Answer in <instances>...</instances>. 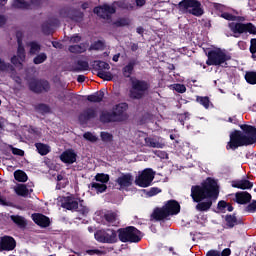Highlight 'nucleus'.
Instances as JSON below:
<instances>
[{"label": "nucleus", "mask_w": 256, "mask_h": 256, "mask_svg": "<svg viewBox=\"0 0 256 256\" xmlns=\"http://www.w3.org/2000/svg\"><path fill=\"white\" fill-rule=\"evenodd\" d=\"M241 129L244 132L235 130L230 133V141L227 143L226 149H239L247 145H253L256 143V128L249 125H241Z\"/></svg>", "instance_id": "f03ea898"}, {"label": "nucleus", "mask_w": 256, "mask_h": 256, "mask_svg": "<svg viewBox=\"0 0 256 256\" xmlns=\"http://www.w3.org/2000/svg\"><path fill=\"white\" fill-rule=\"evenodd\" d=\"M69 42L70 43H80L81 42V36H79V35L71 36L70 39H69Z\"/></svg>", "instance_id": "6e6d98bb"}, {"label": "nucleus", "mask_w": 256, "mask_h": 256, "mask_svg": "<svg viewBox=\"0 0 256 256\" xmlns=\"http://www.w3.org/2000/svg\"><path fill=\"white\" fill-rule=\"evenodd\" d=\"M86 253L88 255H103V252L98 249L87 250Z\"/></svg>", "instance_id": "4d7b16f0"}, {"label": "nucleus", "mask_w": 256, "mask_h": 256, "mask_svg": "<svg viewBox=\"0 0 256 256\" xmlns=\"http://www.w3.org/2000/svg\"><path fill=\"white\" fill-rule=\"evenodd\" d=\"M130 21L127 18H120L116 22H114V25L116 27H126V25H129Z\"/></svg>", "instance_id": "49530a36"}, {"label": "nucleus", "mask_w": 256, "mask_h": 256, "mask_svg": "<svg viewBox=\"0 0 256 256\" xmlns=\"http://www.w3.org/2000/svg\"><path fill=\"white\" fill-rule=\"evenodd\" d=\"M155 179V172L152 169L147 168L136 178L135 183L139 187H149Z\"/></svg>", "instance_id": "f8f14e48"}, {"label": "nucleus", "mask_w": 256, "mask_h": 256, "mask_svg": "<svg viewBox=\"0 0 256 256\" xmlns=\"http://www.w3.org/2000/svg\"><path fill=\"white\" fill-rule=\"evenodd\" d=\"M197 103H200L205 109H209V105H211V101L209 100V97L205 96H198L196 98Z\"/></svg>", "instance_id": "4c0bfd02"}, {"label": "nucleus", "mask_w": 256, "mask_h": 256, "mask_svg": "<svg viewBox=\"0 0 256 256\" xmlns=\"http://www.w3.org/2000/svg\"><path fill=\"white\" fill-rule=\"evenodd\" d=\"M119 57H120V54H115L112 59L115 63H117V61H119Z\"/></svg>", "instance_id": "774afa93"}, {"label": "nucleus", "mask_w": 256, "mask_h": 256, "mask_svg": "<svg viewBox=\"0 0 256 256\" xmlns=\"http://www.w3.org/2000/svg\"><path fill=\"white\" fill-rule=\"evenodd\" d=\"M208 60L206 61V65H223L226 61H229L231 57H229L223 50L215 49L208 52Z\"/></svg>", "instance_id": "1a4fd4ad"}, {"label": "nucleus", "mask_w": 256, "mask_h": 256, "mask_svg": "<svg viewBox=\"0 0 256 256\" xmlns=\"http://www.w3.org/2000/svg\"><path fill=\"white\" fill-rule=\"evenodd\" d=\"M245 211H247V213H255V211H256V201H253L252 203H250L245 208Z\"/></svg>", "instance_id": "09e8293b"}, {"label": "nucleus", "mask_w": 256, "mask_h": 256, "mask_svg": "<svg viewBox=\"0 0 256 256\" xmlns=\"http://www.w3.org/2000/svg\"><path fill=\"white\" fill-rule=\"evenodd\" d=\"M149 89V83L143 80H132V87L129 92L130 99H143Z\"/></svg>", "instance_id": "0eeeda50"}, {"label": "nucleus", "mask_w": 256, "mask_h": 256, "mask_svg": "<svg viewBox=\"0 0 256 256\" xmlns=\"http://www.w3.org/2000/svg\"><path fill=\"white\" fill-rule=\"evenodd\" d=\"M166 213L169 215H177L179 211H181V206L175 200H169L166 205L164 206Z\"/></svg>", "instance_id": "6ab92c4d"}, {"label": "nucleus", "mask_w": 256, "mask_h": 256, "mask_svg": "<svg viewBox=\"0 0 256 256\" xmlns=\"http://www.w3.org/2000/svg\"><path fill=\"white\" fill-rule=\"evenodd\" d=\"M92 49L98 51L99 49H103V42L98 41L92 45Z\"/></svg>", "instance_id": "052dcab7"}, {"label": "nucleus", "mask_w": 256, "mask_h": 256, "mask_svg": "<svg viewBox=\"0 0 256 256\" xmlns=\"http://www.w3.org/2000/svg\"><path fill=\"white\" fill-rule=\"evenodd\" d=\"M68 50L70 53H85L87 51V46L85 44H80V45H71L69 46Z\"/></svg>", "instance_id": "7c9ffc66"}, {"label": "nucleus", "mask_w": 256, "mask_h": 256, "mask_svg": "<svg viewBox=\"0 0 256 256\" xmlns=\"http://www.w3.org/2000/svg\"><path fill=\"white\" fill-rule=\"evenodd\" d=\"M100 137L104 143H111L113 141V135L109 134V132H101Z\"/></svg>", "instance_id": "a18cd8bd"}, {"label": "nucleus", "mask_w": 256, "mask_h": 256, "mask_svg": "<svg viewBox=\"0 0 256 256\" xmlns=\"http://www.w3.org/2000/svg\"><path fill=\"white\" fill-rule=\"evenodd\" d=\"M172 87L177 93H185V91H187V87L183 84H174Z\"/></svg>", "instance_id": "de8ad7c7"}, {"label": "nucleus", "mask_w": 256, "mask_h": 256, "mask_svg": "<svg viewBox=\"0 0 256 256\" xmlns=\"http://www.w3.org/2000/svg\"><path fill=\"white\" fill-rule=\"evenodd\" d=\"M90 185H91V189L96 191L97 193H105V191H107V185L105 184L92 182Z\"/></svg>", "instance_id": "c9c22d12"}, {"label": "nucleus", "mask_w": 256, "mask_h": 256, "mask_svg": "<svg viewBox=\"0 0 256 256\" xmlns=\"http://www.w3.org/2000/svg\"><path fill=\"white\" fill-rule=\"evenodd\" d=\"M5 23H7V18H5L3 15H0V27H3Z\"/></svg>", "instance_id": "0e129e2a"}, {"label": "nucleus", "mask_w": 256, "mask_h": 256, "mask_svg": "<svg viewBox=\"0 0 256 256\" xmlns=\"http://www.w3.org/2000/svg\"><path fill=\"white\" fill-rule=\"evenodd\" d=\"M13 155H19L20 157H23L25 155V152L19 148L11 147Z\"/></svg>", "instance_id": "603ef678"}, {"label": "nucleus", "mask_w": 256, "mask_h": 256, "mask_svg": "<svg viewBox=\"0 0 256 256\" xmlns=\"http://www.w3.org/2000/svg\"><path fill=\"white\" fill-rule=\"evenodd\" d=\"M231 255V249L225 248L222 252H220V256H229Z\"/></svg>", "instance_id": "e2e57ef3"}, {"label": "nucleus", "mask_w": 256, "mask_h": 256, "mask_svg": "<svg viewBox=\"0 0 256 256\" xmlns=\"http://www.w3.org/2000/svg\"><path fill=\"white\" fill-rule=\"evenodd\" d=\"M60 159L61 161H63V163H68L69 165H73V163L77 161V154H75V151L73 150H66L61 154Z\"/></svg>", "instance_id": "412c9836"}, {"label": "nucleus", "mask_w": 256, "mask_h": 256, "mask_svg": "<svg viewBox=\"0 0 256 256\" xmlns=\"http://www.w3.org/2000/svg\"><path fill=\"white\" fill-rule=\"evenodd\" d=\"M95 117H97V110L87 108L79 115V121H81V123H87V121L95 119Z\"/></svg>", "instance_id": "aec40b11"}, {"label": "nucleus", "mask_w": 256, "mask_h": 256, "mask_svg": "<svg viewBox=\"0 0 256 256\" xmlns=\"http://www.w3.org/2000/svg\"><path fill=\"white\" fill-rule=\"evenodd\" d=\"M35 147L40 155H47L49 151H51V148L49 145L43 144V143H36Z\"/></svg>", "instance_id": "473e14b6"}, {"label": "nucleus", "mask_w": 256, "mask_h": 256, "mask_svg": "<svg viewBox=\"0 0 256 256\" xmlns=\"http://www.w3.org/2000/svg\"><path fill=\"white\" fill-rule=\"evenodd\" d=\"M228 27L234 34V37H239L242 35V33H250L252 35H256V27L252 23L243 24L232 22L228 24Z\"/></svg>", "instance_id": "6e6552de"}, {"label": "nucleus", "mask_w": 256, "mask_h": 256, "mask_svg": "<svg viewBox=\"0 0 256 256\" xmlns=\"http://www.w3.org/2000/svg\"><path fill=\"white\" fill-rule=\"evenodd\" d=\"M137 7H143L145 5V0H135Z\"/></svg>", "instance_id": "69168bd1"}, {"label": "nucleus", "mask_w": 256, "mask_h": 256, "mask_svg": "<svg viewBox=\"0 0 256 256\" xmlns=\"http://www.w3.org/2000/svg\"><path fill=\"white\" fill-rule=\"evenodd\" d=\"M96 241L99 243H117V232L113 229L99 230L94 234Z\"/></svg>", "instance_id": "9d476101"}, {"label": "nucleus", "mask_w": 256, "mask_h": 256, "mask_svg": "<svg viewBox=\"0 0 256 256\" xmlns=\"http://www.w3.org/2000/svg\"><path fill=\"white\" fill-rule=\"evenodd\" d=\"M8 67L9 65L0 58V71H5Z\"/></svg>", "instance_id": "680f3d73"}, {"label": "nucleus", "mask_w": 256, "mask_h": 256, "mask_svg": "<svg viewBox=\"0 0 256 256\" xmlns=\"http://www.w3.org/2000/svg\"><path fill=\"white\" fill-rule=\"evenodd\" d=\"M145 147H151L152 149H163L165 147V139L161 137H145Z\"/></svg>", "instance_id": "dca6fc26"}, {"label": "nucleus", "mask_w": 256, "mask_h": 256, "mask_svg": "<svg viewBox=\"0 0 256 256\" xmlns=\"http://www.w3.org/2000/svg\"><path fill=\"white\" fill-rule=\"evenodd\" d=\"M38 111H41L42 113H49V106L45 105V104H40L38 106Z\"/></svg>", "instance_id": "864d4df0"}, {"label": "nucleus", "mask_w": 256, "mask_h": 256, "mask_svg": "<svg viewBox=\"0 0 256 256\" xmlns=\"http://www.w3.org/2000/svg\"><path fill=\"white\" fill-rule=\"evenodd\" d=\"M104 97H105V92L100 91L96 94L89 95L87 97V100L90 101V103H101Z\"/></svg>", "instance_id": "c85d7f7f"}, {"label": "nucleus", "mask_w": 256, "mask_h": 256, "mask_svg": "<svg viewBox=\"0 0 256 256\" xmlns=\"http://www.w3.org/2000/svg\"><path fill=\"white\" fill-rule=\"evenodd\" d=\"M113 4L119 7L120 9H125L126 11H133L135 7L133 4L124 1H116Z\"/></svg>", "instance_id": "72a5a7b5"}, {"label": "nucleus", "mask_w": 256, "mask_h": 256, "mask_svg": "<svg viewBox=\"0 0 256 256\" xmlns=\"http://www.w3.org/2000/svg\"><path fill=\"white\" fill-rule=\"evenodd\" d=\"M158 193H161V189L159 188H151L150 191L148 192L149 197H153L157 195Z\"/></svg>", "instance_id": "5fc2aeb1"}, {"label": "nucleus", "mask_w": 256, "mask_h": 256, "mask_svg": "<svg viewBox=\"0 0 256 256\" xmlns=\"http://www.w3.org/2000/svg\"><path fill=\"white\" fill-rule=\"evenodd\" d=\"M61 207L67 209L68 211H78L82 215H87L89 213V208L83 205V201L80 202L74 198L73 195L64 196L60 198Z\"/></svg>", "instance_id": "20e7f679"}, {"label": "nucleus", "mask_w": 256, "mask_h": 256, "mask_svg": "<svg viewBox=\"0 0 256 256\" xmlns=\"http://www.w3.org/2000/svg\"><path fill=\"white\" fill-rule=\"evenodd\" d=\"M14 191L21 197H27V195H29V189H27V186L23 184H19L16 188H14Z\"/></svg>", "instance_id": "2f4dec72"}, {"label": "nucleus", "mask_w": 256, "mask_h": 256, "mask_svg": "<svg viewBox=\"0 0 256 256\" xmlns=\"http://www.w3.org/2000/svg\"><path fill=\"white\" fill-rule=\"evenodd\" d=\"M77 81L78 83H83L85 81V77L83 75H79Z\"/></svg>", "instance_id": "338daca9"}, {"label": "nucleus", "mask_w": 256, "mask_h": 256, "mask_svg": "<svg viewBox=\"0 0 256 256\" xmlns=\"http://www.w3.org/2000/svg\"><path fill=\"white\" fill-rule=\"evenodd\" d=\"M89 69V63L87 61L79 60L77 65L73 68V71H87Z\"/></svg>", "instance_id": "e433bc0d"}, {"label": "nucleus", "mask_w": 256, "mask_h": 256, "mask_svg": "<svg viewBox=\"0 0 256 256\" xmlns=\"http://www.w3.org/2000/svg\"><path fill=\"white\" fill-rule=\"evenodd\" d=\"M245 79L250 85H256V72H247Z\"/></svg>", "instance_id": "a19ab883"}, {"label": "nucleus", "mask_w": 256, "mask_h": 256, "mask_svg": "<svg viewBox=\"0 0 256 256\" xmlns=\"http://www.w3.org/2000/svg\"><path fill=\"white\" fill-rule=\"evenodd\" d=\"M178 7L183 13H190L195 17H201L203 15V8L201 2L197 0H182L179 2Z\"/></svg>", "instance_id": "423d86ee"}, {"label": "nucleus", "mask_w": 256, "mask_h": 256, "mask_svg": "<svg viewBox=\"0 0 256 256\" xmlns=\"http://www.w3.org/2000/svg\"><path fill=\"white\" fill-rule=\"evenodd\" d=\"M105 221L109 223V225H117V214L113 212H108L104 215Z\"/></svg>", "instance_id": "f704fd0d"}, {"label": "nucleus", "mask_w": 256, "mask_h": 256, "mask_svg": "<svg viewBox=\"0 0 256 256\" xmlns=\"http://www.w3.org/2000/svg\"><path fill=\"white\" fill-rule=\"evenodd\" d=\"M10 219L21 229H25V227H27V220L22 216L12 215L10 216Z\"/></svg>", "instance_id": "bb28decb"}, {"label": "nucleus", "mask_w": 256, "mask_h": 256, "mask_svg": "<svg viewBox=\"0 0 256 256\" xmlns=\"http://www.w3.org/2000/svg\"><path fill=\"white\" fill-rule=\"evenodd\" d=\"M118 237L122 243H139L141 241V231L133 226L118 230Z\"/></svg>", "instance_id": "39448f33"}, {"label": "nucleus", "mask_w": 256, "mask_h": 256, "mask_svg": "<svg viewBox=\"0 0 256 256\" xmlns=\"http://www.w3.org/2000/svg\"><path fill=\"white\" fill-rule=\"evenodd\" d=\"M15 239L11 236L0 237V251H13L16 247Z\"/></svg>", "instance_id": "f3484780"}, {"label": "nucleus", "mask_w": 256, "mask_h": 256, "mask_svg": "<svg viewBox=\"0 0 256 256\" xmlns=\"http://www.w3.org/2000/svg\"><path fill=\"white\" fill-rule=\"evenodd\" d=\"M206 256H221V252L219 250H210L206 253Z\"/></svg>", "instance_id": "bf43d9fd"}, {"label": "nucleus", "mask_w": 256, "mask_h": 256, "mask_svg": "<svg viewBox=\"0 0 256 256\" xmlns=\"http://www.w3.org/2000/svg\"><path fill=\"white\" fill-rule=\"evenodd\" d=\"M28 85L30 91H33L34 93H43V91H49V89H51L49 82L45 80L31 79Z\"/></svg>", "instance_id": "4468645a"}, {"label": "nucleus", "mask_w": 256, "mask_h": 256, "mask_svg": "<svg viewBox=\"0 0 256 256\" xmlns=\"http://www.w3.org/2000/svg\"><path fill=\"white\" fill-rule=\"evenodd\" d=\"M19 35L21 33H17V38H18V50H17V56H13L11 58V63L15 65V67H21V63L25 61V48H23V45L21 44V38H19Z\"/></svg>", "instance_id": "2eb2a0df"}, {"label": "nucleus", "mask_w": 256, "mask_h": 256, "mask_svg": "<svg viewBox=\"0 0 256 256\" xmlns=\"http://www.w3.org/2000/svg\"><path fill=\"white\" fill-rule=\"evenodd\" d=\"M115 5L104 4L102 6H98L94 8V13L101 17V19H111V15L116 13Z\"/></svg>", "instance_id": "ddd939ff"}, {"label": "nucleus", "mask_w": 256, "mask_h": 256, "mask_svg": "<svg viewBox=\"0 0 256 256\" xmlns=\"http://www.w3.org/2000/svg\"><path fill=\"white\" fill-rule=\"evenodd\" d=\"M14 177L16 181H19L20 183H25V181H27V174L21 170L15 171Z\"/></svg>", "instance_id": "58836bf2"}, {"label": "nucleus", "mask_w": 256, "mask_h": 256, "mask_svg": "<svg viewBox=\"0 0 256 256\" xmlns=\"http://www.w3.org/2000/svg\"><path fill=\"white\" fill-rule=\"evenodd\" d=\"M235 197H236V201L240 205H245L249 203V201H251V194H249V192H238L235 194Z\"/></svg>", "instance_id": "393cba45"}, {"label": "nucleus", "mask_w": 256, "mask_h": 256, "mask_svg": "<svg viewBox=\"0 0 256 256\" xmlns=\"http://www.w3.org/2000/svg\"><path fill=\"white\" fill-rule=\"evenodd\" d=\"M96 181H99L100 183L104 184L109 183V175L107 174H97L95 176Z\"/></svg>", "instance_id": "c03bdc74"}, {"label": "nucleus", "mask_w": 256, "mask_h": 256, "mask_svg": "<svg viewBox=\"0 0 256 256\" xmlns=\"http://www.w3.org/2000/svg\"><path fill=\"white\" fill-rule=\"evenodd\" d=\"M28 46L30 47V55H37L41 51V45L37 42H30Z\"/></svg>", "instance_id": "ea45409f"}, {"label": "nucleus", "mask_w": 256, "mask_h": 256, "mask_svg": "<svg viewBox=\"0 0 256 256\" xmlns=\"http://www.w3.org/2000/svg\"><path fill=\"white\" fill-rule=\"evenodd\" d=\"M218 209H219V211H226V209H227V202L220 201L218 203Z\"/></svg>", "instance_id": "13d9d810"}, {"label": "nucleus", "mask_w": 256, "mask_h": 256, "mask_svg": "<svg viewBox=\"0 0 256 256\" xmlns=\"http://www.w3.org/2000/svg\"><path fill=\"white\" fill-rule=\"evenodd\" d=\"M84 139H86V141H90V143H97L98 139L95 134L91 133V132H86L83 135Z\"/></svg>", "instance_id": "37998d69"}, {"label": "nucleus", "mask_w": 256, "mask_h": 256, "mask_svg": "<svg viewBox=\"0 0 256 256\" xmlns=\"http://www.w3.org/2000/svg\"><path fill=\"white\" fill-rule=\"evenodd\" d=\"M129 105L127 103H120L112 108V112H102L100 121L102 123L120 122L128 119L127 110Z\"/></svg>", "instance_id": "7ed1b4c3"}, {"label": "nucleus", "mask_w": 256, "mask_h": 256, "mask_svg": "<svg viewBox=\"0 0 256 256\" xmlns=\"http://www.w3.org/2000/svg\"><path fill=\"white\" fill-rule=\"evenodd\" d=\"M12 7L14 9H31V4L25 2L24 0H14L12 2Z\"/></svg>", "instance_id": "c756f323"}, {"label": "nucleus", "mask_w": 256, "mask_h": 256, "mask_svg": "<svg viewBox=\"0 0 256 256\" xmlns=\"http://www.w3.org/2000/svg\"><path fill=\"white\" fill-rule=\"evenodd\" d=\"M232 187L236 189H252L253 188V183L250 182L247 179H242V180H236L232 182Z\"/></svg>", "instance_id": "5701e85b"}, {"label": "nucleus", "mask_w": 256, "mask_h": 256, "mask_svg": "<svg viewBox=\"0 0 256 256\" xmlns=\"http://www.w3.org/2000/svg\"><path fill=\"white\" fill-rule=\"evenodd\" d=\"M221 17H223V19H226L227 21H236L237 20V17L236 16H233L232 14L230 13H223L221 15Z\"/></svg>", "instance_id": "8fccbe9b"}, {"label": "nucleus", "mask_w": 256, "mask_h": 256, "mask_svg": "<svg viewBox=\"0 0 256 256\" xmlns=\"http://www.w3.org/2000/svg\"><path fill=\"white\" fill-rule=\"evenodd\" d=\"M94 69L97 72V76L104 81H113V74L109 71L111 66L104 61H96L94 63Z\"/></svg>", "instance_id": "9b49d317"}, {"label": "nucleus", "mask_w": 256, "mask_h": 256, "mask_svg": "<svg viewBox=\"0 0 256 256\" xmlns=\"http://www.w3.org/2000/svg\"><path fill=\"white\" fill-rule=\"evenodd\" d=\"M250 53H252V55H255L256 53V39H252L250 41Z\"/></svg>", "instance_id": "3c124183"}, {"label": "nucleus", "mask_w": 256, "mask_h": 256, "mask_svg": "<svg viewBox=\"0 0 256 256\" xmlns=\"http://www.w3.org/2000/svg\"><path fill=\"white\" fill-rule=\"evenodd\" d=\"M135 65H137V62L135 60H130L128 64L122 69V73L124 77H131L133 75V69H135Z\"/></svg>", "instance_id": "a878e982"}, {"label": "nucleus", "mask_w": 256, "mask_h": 256, "mask_svg": "<svg viewBox=\"0 0 256 256\" xmlns=\"http://www.w3.org/2000/svg\"><path fill=\"white\" fill-rule=\"evenodd\" d=\"M117 185H119V189H127V187H131L133 185V175L131 173L122 174L116 179Z\"/></svg>", "instance_id": "a211bd4d"}, {"label": "nucleus", "mask_w": 256, "mask_h": 256, "mask_svg": "<svg viewBox=\"0 0 256 256\" xmlns=\"http://www.w3.org/2000/svg\"><path fill=\"white\" fill-rule=\"evenodd\" d=\"M153 219L156 221H163L166 217H169V213L165 210L164 206L162 208H156L152 213Z\"/></svg>", "instance_id": "b1692460"}, {"label": "nucleus", "mask_w": 256, "mask_h": 256, "mask_svg": "<svg viewBox=\"0 0 256 256\" xmlns=\"http://www.w3.org/2000/svg\"><path fill=\"white\" fill-rule=\"evenodd\" d=\"M45 61H47V54L45 53L38 54L33 60L35 65H41V63H45Z\"/></svg>", "instance_id": "79ce46f5"}, {"label": "nucleus", "mask_w": 256, "mask_h": 256, "mask_svg": "<svg viewBox=\"0 0 256 256\" xmlns=\"http://www.w3.org/2000/svg\"><path fill=\"white\" fill-rule=\"evenodd\" d=\"M191 197L195 203H198L197 211H209L213 205V199L219 197L217 181L208 178L202 185L192 186Z\"/></svg>", "instance_id": "f257e3e1"}, {"label": "nucleus", "mask_w": 256, "mask_h": 256, "mask_svg": "<svg viewBox=\"0 0 256 256\" xmlns=\"http://www.w3.org/2000/svg\"><path fill=\"white\" fill-rule=\"evenodd\" d=\"M226 225L230 229H233L235 225H241V220L237 219L235 215H226L225 217Z\"/></svg>", "instance_id": "cd10ccee"}, {"label": "nucleus", "mask_w": 256, "mask_h": 256, "mask_svg": "<svg viewBox=\"0 0 256 256\" xmlns=\"http://www.w3.org/2000/svg\"><path fill=\"white\" fill-rule=\"evenodd\" d=\"M32 219L40 227H49V218L42 214H33Z\"/></svg>", "instance_id": "4be33fe9"}]
</instances>
